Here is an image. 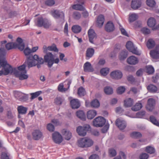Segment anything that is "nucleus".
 <instances>
[{"mask_svg": "<svg viewBox=\"0 0 159 159\" xmlns=\"http://www.w3.org/2000/svg\"><path fill=\"white\" fill-rule=\"evenodd\" d=\"M25 47V43L23 42L22 39L20 38H17L16 42L8 43L5 45L6 48L7 50L18 48V49L22 51L24 50Z\"/></svg>", "mask_w": 159, "mask_h": 159, "instance_id": "nucleus-1", "label": "nucleus"}, {"mask_svg": "<svg viewBox=\"0 0 159 159\" xmlns=\"http://www.w3.org/2000/svg\"><path fill=\"white\" fill-rule=\"evenodd\" d=\"M5 50L0 49V65L4 70H16V68L13 67L8 64L5 57Z\"/></svg>", "mask_w": 159, "mask_h": 159, "instance_id": "nucleus-2", "label": "nucleus"}, {"mask_svg": "<svg viewBox=\"0 0 159 159\" xmlns=\"http://www.w3.org/2000/svg\"><path fill=\"white\" fill-rule=\"evenodd\" d=\"M11 73H13L15 76L20 80H24L28 79L29 75L27 70H11Z\"/></svg>", "mask_w": 159, "mask_h": 159, "instance_id": "nucleus-3", "label": "nucleus"}, {"mask_svg": "<svg viewBox=\"0 0 159 159\" xmlns=\"http://www.w3.org/2000/svg\"><path fill=\"white\" fill-rule=\"evenodd\" d=\"M93 141L91 139L85 137L80 139L78 141V146L80 147H89L93 144Z\"/></svg>", "mask_w": 159, "mask_h": 159, "instance_id": "nucleus-4", "label": "nucleus"}, {"mask_svg": "<svg viewBox=\"0 0 159 159\" xmlns=\"http://www.w3.org/2000/svg\"><path fill=\"white\" fill-rule=\"evenodd\" d=\"M36 25L39 27L43 26L45 29H48L51 26V24L47 19L39 17L37 19Z\"/></svg>", "mask_w": 159, "mask_h": 159, "instance_id": "nucleus-5", "label": "nucleus"}, {"mask_svg": "<svg viewBox=\"0 0 159 159\" xmlns=\"http://www.w3.org/2000/svg\"><path fill=\"white\" fill-rule=\"evenodd\" d=\"M15 97L18 100L21 102H25L28 99V95L21 92L15 91L14 92Z\"/></svg>", "mask_w": 159, "mask_h": 159, "instance_id": "nucleus-6", "label": "nucleus"}, {"mask_svg": "<svg viewBox=\"0 0 159 159\" xmlns=\"http://www.w3.org/2000/svg\"><path fill=\"white\" fill-rule=\"evenodd\" d=\"M106 120L103 117H98L93 120V125L94 126L98 127L102 126L106 123Z\"/></svg>", "mask_w": 159, "mask_h": 159, "instance_id": "nucleus-7", "label": "nucleus"}, {"mask_svg": "<svg viewBox=\"0 0 159 159\" xmlns=\"http://www.w3.org/2000/svg\"><path fill=\"white\" fill-rule=\"evenodd\" d=\"M90 128L89 125H86L84 126H79L77 127L76 131L80 136H85L87 133V131Z\"/></svg>", "mask_w": 159, "mask_h": 159, "instance_id": "nucleus-8", "label": "nucleus"}, {"mask_svg": "<svg viewBox=\"0 0 159 159\" xmlns=\"http://www.w3.org/2000/svg\"><path fill=\"white\" fill-rule=\"evenodd\" d=\"M44 62H48V66L51 67L54 63V56L51 52L47 53L44 56Z\"/></svg>", "mask_w": 159, "mask_h": 159, "instance_id": "nucleus-9", "label": "nucleus"}, {"mask_svg": "<svg viewBox=\"0 0 159 159\" xmlns=\"http://www.w3.org/2000/svg\"><path fill=\"white\" fill-rule=\"evenodd\" d=\"M126 46L127 49L133 53L138 55L140 54V52L137 50V48L134 47L133 43L131 41H128Z\"/></svg>", "mask_w": 159, "mask_h": 159, "instance_id": "nucleus-10", "label": "nucleus"}, {"mask_svg": "<svg viewBox=\"0 0 159 159\" xmlns=\"http://www.w3.org/2000/svg\"><path fill=\"white\" fill-rule=\"evenodd\" d=\"M51 13L52 16L55 18L58 19L61 18L63 22L64 20V14L61 11L54 10L51 11Z\"/></svg>", "mask_w": 159, "mask_h": 159, "instance_id": "nucleus-11", "label": "nucleus"}, {"mask_svg": "<svg viewBox=\"0 0 159 159\" xmlns=\"http://www.w3.org/2000/svg\"><path fill=\"white\" fill-rule=\"evenodd\" d=\"M52 139L56 143L59 144L62 141V138L61 134L58 132H55L52 134Z\"/></svg>", "mask_w": 159, "mask_h": 159, "instance_id": "nucleus-12", "label": "nucleus"}, {"mask_svg": "<svg viewBox=\"0 0 159 159\" xmlns=\"http://www.w3.org/2000/svg\"><path fill=\"white\" fill-rule=\"evenodd\" d=\"M116 124L118 127L121 130L125 129L126 126V122L120 119H117L116 121Z\"/></svg>", "mask_w": 159, "mask_h": 159, "instance_id": "nucleus-13", "label": "nucleus"}, {"mask_svg": "<svg viewBox=\"0 0 159 159\" xmlns=\"http://www.w3.org/2000/svg\"><path fill=\"white\" fill-rule=\"evenodd\" d=\"M111 77L116 80L120 79L123 76V74L120 70H115L110 74Z\"/></svg>", "mask_w": 159, "mask_h": 159, "instance_id": "nucleus-14", "label": "nucleus"}, {"mask_svg": "<svg viewBox=\"0 0 159 159\" xmlns=\"http://www.w3.org/2000/svg\"><path fill=\"white\" fill-rule=\"evenodd\" d=\"M71 80H69L68 81H66L65 82H67L68 87L67 88H64V85L63 83H60L58 86V90L61 92H64L67 90L69 89L70 85L71 83Z\"/></svg>", "mask_w": 159, "mask_h": 159, "instance_id": "nucleus-15", "label": "nucleus"}, {"mask_svg": "<svg viewBox=\"0 0 159 159\" xmlns=\"http://www.w3.org/2000/svg\"><path fill=\"white\" fill-rule=\"evenodd\" d=\"M150 54L151 57L153 59L159 58V46H157L155 48L150 51Z\"/></svg>", "mask_w": 159, "mask_h": 159, "instance_id": "nucleus-16", "label": "nucleus"}, {"mask_svg": "<svg viewBox=\"0 0 159 159\" xmlns=\"http://www.w3.org/2000/svg\"><path fill=\"white\" fill-rule=\"evenodd\" d=\"M155 104V100L152 98H149L146 107L147 109L150 111H152L154 108Z\"/></svg>", "mask_w": 159, "mask_h": 159, "instance_id": "nucleus-17", "label": "nucleus"}, {"mask_svg": "<svg viewBox=\"0 0 159 159\" xmlns=\"http://www.w3.org/2000/svg\"><path fill=\"white\" fill-rule=\"evenodd\" d=\"M141 0H132L131 3V7L134 10H136L140 8L141 6Z\"/></svg>", "mask_w": 159, "mask_h": 159, "instance_id": "nucleus-18", "label": "nucleus"}, {"mask_svg": "<svg viewBox=\"0 0 159 159\" xmlns=\"http://www.w3.org/2000/svg\"><path fill=\"white\" fill-rule=\"evenodd\" d=\"M33 139L36 140L39 139L42 136L43 134L39 130H34L32 133Z\"/></svg>", "mask_w": 159, "mask_h": 159, "instance_id": "nucleus-19", "label": "nucleus"}, {"mask_svg": "<svg viewBox=\"0 0 159 159\" xmlns=\"http://www.w3.org/2000/svg\"><path fill=\"white\" fill-rule=\"evenodd\" d=\"M32 59L37 61L38 63L40 64H43L44 63V61L42 58L39 57V56L37 55H35L34 56L32 55H30L29 57H27V59L29 60H31Z\"/></svg>", "mask_w": 159, "mask_h": 159, "instance_id": "nucleus-20", "label": "nucleus"}, {"mask_svg": "<svg viewBox=\"0 0 159 159\" xmlns=\"http://www.w3.org/2000/svg\"><path fill=\"white\" fill-rule=\"evenodd\" d=\"M88 34L89 41L92 43H93V39L97 37L96 34L94 30L90 29L88 31Z\"/></svg>", "mask_w": 159, "mask_h": 159, "instance_id": "nucleus-21", "label": "nucleus"}, {"mask_svg": "<svg viewBox=\"0 0 159 159\" xmlns=\"http://www.w3.org/2000/svg\"><path fill=\"white\" fill-rule=\"evenodd\" d=\"M127 61L129 64L132 65H134L138 62V59L134 56L129 57L127 59Z\"/></svg>", "mask_w": 159, "mask_h": 159, "instance_id": "nucleus-22", "label": "nucleus"}, {"mask_svg": "<svg viewBox=\"0 0 159 159\" xmlns=\"http://www.w3.org/2000/svg\"><path fill=\"white\" fill-rule=\"evenodd\" d=\"M104 21V16L102 15H100L97 18L96 24L98 27L101 28L103 25Z\"/></svg>", "mask_w": 159, "mask_h": 159, "instance_id": "nucleus-23", "label": "nucleus"}, {"mask_svg": "<svg viewBox=\"0 0 159 159\" xmlns=\"http://www.w3.org/2000/svg\"><path fill=\"white\" fill-rule=\"evenodd\" d=\"M70 103L73 109H77L80 106V102L77 99L72 100L70 102Z\"/></svg>", "mask_w": 159, "mask_h": 159, "instance_id": "nucleus-24", "label": "nucleus"}, {"mask_svg": "<svg viewBox=\"0 0 159 159\" xmlns=\"http://www.w3.org/2000/svg\"><path fill=\"white\" fill-rule=\"evenodd\" d=\"M115 28L113 23L111 21L108 22L106 25L105 26V30L108 32L113 31L114 30Z\"/></svg>", "mask_w": 159, "mask_h": 159, "instance_id": "nucleus-25", "label": "nucleus"}, {"mask_svg": "<svg viewBox=\"0 0 159 159\" xmlns=\"http://www.w3.org/2000/svg\"><path fill=\"white\" fill-rule=\"evenodd\" d=\"M62 133L65 139L69 140L71 139V133L69 131H68L65 129H63L62 131Z\"/></svg>", "mask_w": 159, "mask_h": 159, "instance_id": "nucleus-26", "label": "nucleus"}, {"mask_svg": "<svg viewBox=\"0 0 159 159\" xmlns=\"http://www.w3.org/2000/svg\"><path fill=\"white\" fill-rule=\"evenodd\" d=\"M97 111L95 110H90L88 111L87 114V118L89 119H92L97 115Z\"/></svg>", "mask_w": 159, "mask_h": 159, "instance_id": "nucleus-27", "label": "nucleus"}, {"mask_svg": "<svg viewBox=\"0 0 159 159\" xmlns=\"http://www.w3.org/2000/svg\"><path fill=\"white\" fill-rule=\"evenodd\" d=\"M124 102L125 107H129L132 106L134 103V101L132 99L128 98L125 100Z\"/></svg>", "mask_w": 159, "mask_h": 159, "instance_id": "nucleus-28", "label": "nucleus"}, {"mask_svg": "<svg viewBox=\"0 0 159 159\" xmlns=\"http://www.w3.org/2000/svg\"><path fill=\"white\" fill-rule=\"evenodd\" d=\"M76 116L80 119L83 120H85L86 119L85 114L83 111H79L76 113Z\"/></svg>", "mask_w": 159, "mask_h": 159, "instance_id": "nucleus-29", "label": "nucleus"}, {"mask_svg": "<svg viewBox=\"0 0 159 159\" xmlns=\"http://www.w3.org/2000/svg\"><path fill=\"white\" fill-rule=\"evenodd\" d=\"M27 108L23 106H20L17 107V111L19 114H25L27 112Z\"/></svg>", "mask_w": 159, "mask_h": 159, "instance_id": "nucleus-30", "label": "nucleus"}, {"mask_svg": "<svg viewBox=\"0 0 159 159\" xmlns=\"http://www.w3.org/2000/svg\"><path fill=\"white\" fill-rule=\"evenodd\" d=\"M72 17L74 20H78L81 18V15L80 12L75 11L73 12Z\"/></svg>", "mask_w": 159, "mask_h": 159, "instance_id": "nucleus-31", "label": "nucleus"}, {"mask_svg": "<svg viewBox=\"0 0 159 159\" xmlns=\"http://www.w3.org/2000/svg\"><path fill=\"white\" fill-rule=\"evenodd\" d=\"M94 53V49L93 48H88L86 51V56L87 57L90 58L92 57Z\"/></svg>", "mask_w": 159, "mask_h": 159, "instance_id": "nucleus-32", "label": "nucleus"}, {"mask_svg": "<svg viewBox=\"0 0 159 159\" xmlns=\"http://www.w3.org/2000/svg\"><path fill=\"white\" fill-rule=\"evenodd\" d=\"M81 27L78 25H73L72 27V31L75 33H78L81 31Z\"/></svg>", "mask_w": 159, "mask_h": 159, "instance_id": "nucleus-33", "label": "nucleus"}, {"mask_svg": "<svg viewBox=\"0 0 159 159\" xmlns=\"http://www.w3.org/2000/svg\"><path fill=\"white\" fill-rule=\"evenodd\" d=\"M91 107L94 108L99 107L100 106V103L99 101L97 99L93 100L90 103Z\"/></svg>", "mask_w": 159, "mask_h": 159, "instance_id": "nucleus-34", "label": "nucleus"}, {"mask_svg": "<svg viewBox=\"0 0 159 159\" xmlns=\"http://www.w3.org/2000/svg\"><path fill=\"white\" fill-rule=\"evenodd\" d=\"M72 7L73 9L76 10L83 11L85 10L84 8L80 4H74L72 6Z\"/></svg>", "mask_w": 159, "mask_h": 159, "instance_id": "nucleus-35", "label": "nucleus"}, {"mask_svg": "<svg viewBox=\"0 0 159 159\" xmlns=\"http://www.w3.org/2000/svg\"><path fill=\"white\" fill-rule=\"evenodd\" d=\"M142 107V105L141 103H137L135 105L133 106L132 108V110L134 111H137L140 110Z\"/></svg>", "mask_w": 159, "mask_h": 159, "instance_id": "nucleus-36", "label": "nucleus"}, {"mask_svg": "<svg viewBox=\"0 0 159 159\" xmlns=\"http://www.w3.org/2000/svg\"><path fill=\"white\" fill-rule=\"evenodd\" d=\"M147 23L149 26L153 27L156 24V20L154 18L151 17L148 19Z\"/></svg>", "mask_w": 159, "mask_h": 159, "instance_id": "nucleus-37", "label": "nucleus"}, {"mask_svg": "<svg viewBox=\"0 0 159 159\" xmlns=\"http://www.w3.org/2000/svg\"><path fill=\"white\" fill-rule=\"evenodd\" d=\"M127 56V52L125 51H123L120 52L119 56V58L120 61H123L125 60Z\"/></svg>", "mask_w": 159, "mask_h": 159, "instance_id": "nucleus-38", "label": "nucleus"}, {"mask_svg": "<svg viewBox=\"0 0 159 159\" xmlns=\"http://www.w3.org/2000/svg\"><path fill=\"white\" fill-rule=\"evenodd\" d=\"M148 90L152 93H155L157 91V88L154 85L150 84L147 87Z\"/></svg>", "mask_w": 159, "mask_h": 159, "instance_id": "nucleus-39", "label": "nucleus"}, {"mask_svg": "<svg viewBox=\"0 0 159 159\" xmlns=\"http://www.w3.org/2000/svg\"><path fill=\"white\" fill-rule=\"evenodd\" d=\"M138 18V15L135 13L130 14L129 17V21L130 22H133Z\"/></svg>", "mask_w": 159, "mask_h": 159, "instance_id": "nucleus-40", "label": "nucleus"}, {"mask_svg": "<svg viewBox=\"0 0 159 159\" xmlns=\"http://www.w3.org/2000/svg\"><path fill=\"white\" fill-rule=\"evenodd\" d=\"M155 44V42L152 39H150L147 43V46L148 48L151 49L154 47Z\"/></svg>", "mask_w": 159, "mask_h": 159, "instance_id": "nucleus-41", "label": "nucleus"}, {"mask_svg": "<svg viewBox=\"0 0 159 159\" xmlns=\"http://www.w3.org/2000/svg\"><path fill=\"white\" fill-rule=\"evenodd\" d=\"M42 92L41 91H37L35 93H31L30 95L31 97L30 98L31 100H33L39 96L41 93Z\"/></svg>", "mask_w": 159, "mask_h": 159, "instance_id": "nucleus-42", "label": "nucleus"}, {"mask_svg": "<svg viewBox=\"0 0 159 159\" xmlns=\"http://www.w3.org/2000/svg\"><path fill=\"white\" fill-rule=\"evenodd\" d=\"M27 61L25 62H26V64H27L28 69H30L32 67L35 66L36 64L34 61L32 60V59L29 60L27 59Z\"/></svg>", "mask_w": 159, "mask_h": 159, "instance_id": "nucleus-43", "label": "nucleus"}, {"mask_svg": "<svg viewBox=\"0 0 159 159\" xmlns=\"http://www.w3.org/2000/svg\"><path fill=\"white\" fill-rule=\"evenodd\" d=\"M142 134L139 132H134L130 134V136L133 138H138L142 137Z\"/></svg>", "mask_w": 159, "mask_h": 159, "instance_id": "nucleus-44", "label": "nucleus"}, {"mask_svg": "<svg viewBox=\"0 0 159 159\" xmlns=\"http://www.w3.org/2000/svg\"><path fill=\"white\" fill-rule=\"evenodd\" d=\"M146 151L148 153L152 154L155 153V150L154 147L151 146H148L146 148Z\"/></svg>", "mask_w": 159, "mask_h": 159, "instance_id": "nucleus-45", "label": "nucleus"}, {"mask_svg": "<svg viewBox=\"0 0 159 159\" xmlns=\"http://www.w3.org/2000/svg\"><path fill=\"white\" fill-rule=\"evenodd\" d=\"M150 121L154 125L159 126V123L154 116H151L150 117Z\"/></svg>", "mask_w": 159, "mask_h": 159, "instance_id": "nucleus-46", "label": "nucleus"}, {"mask_svg": "<svg viewBox=\"0 0 159 159\" xmlns=\"http://www.w3.org/2000/svg\"><path fill=\"white\" fill-rule=\"evenodd\" d=\"M64 99L61 97H57L55 99L54 102L57 105H61L63 102Z\"/></svg>", "mask_w": 159, "mask_h": 159, "instance_id": "nucleus-47", "label": "nucleus"}, {"mask_svg": "<svg viewBox=\"0 0 159 159\" xmlns=\"http://www.w3.org/2000/svg\"><path fill=\"white\" fill-rule=\"evenodd\" d=\"M104 91L107 94H111L113 93V90L112 88L107 86L104 89Z\"/></svg>", "mask_w": 159, "mask_h": 159, "instance_id": "nucleus-48", "label": "nucleus"}, {"mask_svg": "<svg viewBox=\"0 0 159 159\" xmlns=\"http://www.w3.org/2000/svg\"><path fill=\"white\" fill-rule=\"evenodd\" d=\"M78 93L80 96H83L86 93L85 89L82 87H80L78 89Z\"/></svg>", "mask_w": 159, "mask_h": 159, "instance_id": "nucleus-49", "label": "nucleus"}, {"mask_svg": "<svg viewBox=\"0 0 159 159\" xmlns=\"http://www.w3.org/2000/svg\"><path fill=\"white\" fill-rule=\"evenodd\" d=\"M84 70H92L93 69L91 64L88 62L84 64Z\"/></svg>", "mask_w": 159, "mask_h": 159, "instance_id": "nucleus-50", "label": "nucleus"}, {"mask_svg": "<svg viewBox=\"0 0 159 159\" xmlns=\"http://www.w3.org/2000/svg\"><path fill=\"white\" fill-rule=\"evenodd\" d=\"M24 52L25 55L27 57H29L30 55H31L30 54L32 53L31 50L28 47H26L24 50Z\"/></svg>", "mask_w": 159, "mask_h": 159, "instance_id": "nucleus-51", "label": "nucleus"}, {"mask_svg": "<svg viewBox=\"0 0 159 159\" xmlns=\"http://www.w3.org/2000/svg\"><path fill=\"white\" fill-rule=\"evenodd\" d=\"M19 14V13L16 11H11L9 13V16L10 18H11L16 16Z\"/></svg>", "mask_w": 159, "mask_h": 159, "instance_id": "nucleus-52", "label": "nucleus"}, {"mask_svg": "<svg viewBox=\"0 0 159 159\" xmlns=\"http://www.w3.org/2000/svg\"><path fill=\"white\" fill-rule=\"evenodd\" d=\"M147 5L150 7H153L155 5L156 3L154 0H147Z\"/></svg>", "mask_w": 159, "mask_h": 159, "instance_id": "nucleus-53", "label": "nucleus"}, {"mask_svg": "<svg viewBox=\"0 0 159 159\" xmlns=\"http://www.w3.org/2000/svg\"><path fill=\"white\" fill-rule=\"evenodd\" d=\"M48 50L50 51H54L55 52H58V50L55 45L48 47Z\"/></svg>", "mask_w": 159, "mask_h": 159, "instance_id": "nucleus-54", "label": "nucleus"}, {"mask_svg": "<svg viewBox=\"0 0 159 159\" xmlns=\"http://www.w3.org/2000/svg\"><path fill=\"white\" fill-rule=\"evenodd\" d=\"M125 88L123 86L119 87L117 90V93L119 94H121L125 91Z\"/></svg>", "mask_w": 159, "mask_h": 159, "instance_id": "nucleus-55", "label": "nucleus"}, {"mask_svg": "<svg viewBox=\"0 0 159 159\" xmlns=\"http://www.w3.org/2000/svg\"><path fill=\"white\" fill-rule=\"evenodd\" d=\"M1 159H10V155L5 152H2L1 155Z\"/></svg>", "mask_w": 159, "mask_h": 159, "instance_id": "nucleus-56", "label": "nucleus"}, {"mask_svg": "<svg viewBox=\"0 0 159 159\" xmlns=\"http://www.w3.org/2000/svg\"><path fill=\"white\" fill-rule=\"evenodd\" d=\"M109 155L110 157H113L116 154V151L113 149H110L109 151Z\"/></svg>", "mask_w": 159, "mask_h": 159, "instance_id": "nucleus-57", "label": "nucleus"}, {"mask_svg": "<svg viewBox=\"0 0 159 159\" xmlns=\"http://www.w3.org/2000/svg\"><path fill=\"white\" fill-rule=\"evenodd\" d=\"M47 129L50 132H53L55 129L54 126L51 123H49L48 124Z\"/></svg>", "mask_w": 159, "mask_h": 159, "instance_id": "nucleus-58", "label": "nucleus"}, {"mask_svg": "<svg viewBox=\"0 0 159 159\" xmlns=\"http://www.w3.org/2000/svg\"><path fill=\"white\" fill-rule=\"evenodd\" d=\"M55 3V1L53 0H47L45 2V4L49 6H52Z\"/></svg>", "mask_w": 159, "mask_h": 159, "instance_id": "nucleus-59", "label": "nucleus"}, {"mask_svg": "<svg viewBox=\"0 0 159 159\" xmlns=\"http://www.w3.org/2000/svg\"><path fill=\"white\" fill-rule=\"evenodd\" d=\"M11 70H0V76L2 75H7L9 73H11Z\"/></svg>", "mask_w": 159, "mask_h": 159, "instance_id": "nucleus-60", "label": "nucleus"}, {"mask_svg": "<svg viewBox=\"0 0 159 159\" xmlns=\"http://www.w3.org/2000/svg\"><path fill=\"white\" fill-rule=\"evenodd\" d=\"M109 124H107L104 126L102 129L101 131L102 133H106L108 129H109Z\"/></svg>", "mask_w": 159, "mask_h": 159, "instance_id": "nucleus-61", "label": "nucleus"}, {"mask_svg": "<svg viewBox=\"0 0 159 159\" xmlns=\"http://www.w3.org/2000/svg\"><path fill=\"white\" fill-rule=\"evenodd\" d=\"M141 31L143 34H148L150 33V30L149 29L146 28H143L141 29Z\"/></svg>", "mask_w": 159, "mask_h": 159, "instance_id": "nucleus-62", "label": "nucleus"}, {"mask_svg": "<svg viewBox=\"0 0 159 159\" xmlns=\"http://www.w3.org/2000/svg\"><path fill=\"white\" fill-rule=\"evenodd\" d=\"M149 157L148 154L146 153H143L140 154L139 156L140 159H148Z\"/></svg>", "mask_w": 159, "mask_h": 159, "instance_id": "nucleus-63", "label": "nucleus"}, {"mask_svg": "<svg viewBox=\"0 0 159 159\" xmlns=\"http://www.w3.org/2000/svg\"><path fill=\"white\" fill-rule=\"evenodd\" d=\"M128 81L131 83H133L135 81V79L134 77L131 75H129L127 77Z\"/></svg>", "mask_w": 159, "mask_h": 159, "instance_id": "nucleus-64", "label": "nucleus"}]
</instances>
